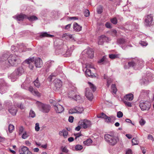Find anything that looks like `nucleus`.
Masks as SVG:
<instances>
[{
  "instance_id": "nucleus-1",
  "label": "nucleus",
  "mask_w": 154,
  "mask_h": 154,
  "mask_svg": "<svg viewBox=\"0 0 154 154\" xmlns=\"http://www.w3.org/2000/svg\"><path fill=\"white\" fill-rule=\"evenodd\" d=\"M104 137L106 142L109 145L112 146L115 145L119 140L118 137L113 135L107 134L105 135Z\"/></svg>"
},
{
  "instance_id": "nucleus-2",
  "label": "nucleus",
  "mask_w": 154,
  "mask_h": 154,
  "mask_svg": "<svg viewBox=\"0 0 154 154\" xmlns=\"http://www.w3.org/2000/svg\"><path fill=\"white\" fill-rule=\"evenodd\" d=\"M20 61L19 58L16 55H10L8 57V60L5 63L7 64L9 63L8 65L11 66H17Z\"/></svg>"
},
{
  "instance_id": "nucleus-3",
  "label": "nucleus",
  "mask_w": 154,
  "mask_h": 154,
  "mask_svg": "<svg viewBox=\"0 0 154 154\" xmlns=\"http://www.w3.org/2000/svg\"><path fill=\"white\" fill-rule=\"evenodd\" d=\"M24 72L23 68L22 67H20L11 74L9 77L11 79L12 81L14 82L17 79L18 76L22 75Z\"/></svg>"
},
{
  "instance_id": "nucleus-4",
  "label": "nucleus",
  "mask_w": 154,
  "mask_h": 154,
  "mask_svg": "<svg viewBox=\"0 0 154 154\" xmlns=\"http://www.w3.org/2000/svg\"><path fill=\"white\" fill-rule=\"evenodd\" d=\"M128 68L133 67L134 69H137L142 68L143 65V62L142 60L136 61L133 60L128 63Z\"/></svg>"
},
{
  "instance_id": "nucleus-5",
  "label": "nucleus",
  "mask_w": 154,
  "mask_h": 154,
  "mask_svg": "<svg viewBox=\"0 0 154 154\" xmlns=\"http://www.w3.org/2000/svg\"><path fill=\"white\" fill-rule=\"evenodd\" d=\"M36 104L39 110L43 112L48 113L51 109V107L49 105L44 104L38 101L36 102Z\"/></svg>"
},
{
  "instance_id": "nucleus-6",
  "label": "nucleus",
  "mask_w": 154,
  "mask_h": 154,
  "mask_svg": "<svg viewBox=\"0 0 154 154\" xmlns=\"http://www.w3.org/2000/svg\"><path fill=\"white\" fill-rule=\"evenodd\" d=\"M78 124L81 126V128L86 129L91 125V122L86 119L81 120L78 122Z\"/></svg>"
},
{
  "instance_id": "nucleus-7",
  "label": "nucleus",
  "mask_w": 154,
  "mask_h": 154,
  "mask_svg": "<svg viewBox=\"0 0 154 154\" xmlns=\"http://www.w3.org/2000/svg\"><path fill=\"white\" fill-rule=\"evenodd\" d=\"M13 18L16 19H37V17L35 16H31L30 17H28L27 15L23 14H17L15 16L13 17Z\"/></svg>"
},
{
  "instance_id": "nucleus-8",
  "label": "nucleus",
  "mask_w": 154,
  "mask_h": 154,
  "mask_svg": "<svg viewBox=\"0 0 154 154\" xmlns=\"http://www.w3.org/2000/svg\"><path fill=\"white\" fill-rule=\"evenodd\" d=\"M151 104L148 101L140 102L139 106L142 111L148 110L150 107Z\"/></svg>"
},
{
  "instance_id": "nucleus-9",
  "label": "nucleus",
  "mask_w": 154,
  "mask_h": 154,
  "mask_svg": "<svg viewBox=\"0 0 154 154\" xmlns=\"http://www.w3.org/2000/svg\"><path fill=\"white\" fill-rule=\"evenodd\" d=\"M6 106L9 108V112L12 115L15 116L17 112V108L14 106H13L11 108H9L10 106H11L12 103L10 101H6L5 102Z\"/></svg>"
},
{
  "instance_id": "nucleus-10",
  "label": "nucleus",
  "mask_w": 154,
  "mask_h": 154,
  "mask_svg": "<svg viewBox=\"0 0 154 154\" xmlns=\"http://www.w3.org/2000/svg\"><path fill=\"white\" fill-rule=\"evenodd\" d=\"M76 90L69 91L68 93V97L76 101L80 100L81 97L79 95H77L76 94Z\"/></svg>"
},
{
  "instance_id": "nucleus-11",
  "label": "nucleus",
  "mask_w": 154,
  "mask_h": 154,
  "mask_svg": "<svg viewBox=\"0 0 154 154\" xmlns=\"http://www.w3.org/2000/svg\"><path fill=\"white\" fill-rule=\"evenodd\" d=\"M53 105L54 109L57 113H61L63 112L64 110V108L62 106L58 103H53Z\"/></svg>"
},
{
  "instance_id": "nucleus-12",
  "label": "nucleus",
  "mask_w": 154,
  "mask_h": 154,
  "mask_svg": "<svg viewBox=\"0 0 154 154\" xmlns=\"http://www.w3.org/2000/svg\"><path fill=\"white\" fill-rule=\"evenodd\" d=\"M6 84L4 80L0 79V93L1 94L4 93L6 91Z\"/></svg>"
},
{
  "instance_id": "nucleus-13",
  "label": "nucleus",
  "mask_w": 154,
  "mask_h": 154,
  "mask_svg": "<svg viewBox=\"0 0 154 154\" xmlns=\"http://www.w3.org/2000/svg\"><path fill=\"white\" fill-rule=\"evenodd\" d=\"M34 60L33 63L36 68H40L42 66V61L40 58H36L35 59H34Z\"/></svg>"
},
{
  "instance_id": "nucleus-14",
  "label": "nucleus",
  "mask_w": 154,
  "mask_h": 154,
  "mask_svg": "<svg viewBox=\"0 0 154 154\" xmlns=\"http://www.w3.org/2000/svg\"><path fill=\"white\" fill-rule=\"evenodd\" d=\"M85 95L87 98L90 101H91L93 98V94L90 91L89 88H86L85 89Z\"/></svg>"
},
{
  "instance_id": "nucleus-15",
  "label": "nucleus",
  "mask_w": 154,
  "mask_h": 154,
  "mask_svg": "<svg viewBox=\"0 0 154 154\" xmlns=\"http://www.w3.org/2000/svg\"><path fill=\"white\" fill-rule=\"evenodd\" d=\"M98 40V45H102L104 42H107L109 40V38L105 35H101L99 37Z\"/></svg>"
},
{
  "instance_id": "nucleus-16",
  "label": "nucleus",
  "mask_w": 154,
  "mask_h": 154,
  "mask_svg": "<svg viewBox=\"0 0 154 154\" xmlns=\"http://www.w3.org/2000/svg\"><path fill=\"white\" fill-rule=\"evenodd\" d=\"M34 58H30L26 59L24 62L29 64V67L31 70H32L34 67Z\"/></svg>"
},
{
  "instance_id": "nucleus-17",
  "label": "nucleus",
  "mask_w": 154,
  "mask_h": 154,
  "mask_svg": "<svg viewBox=\"0 0 154 154\" xmlns=\"http://www.w3.org/2000/svg\"><path fill=\"white\" fill-rule=\"evenodd\" d=\"M109 62L106 56H104L103 57L99 60L98 63L99 64H106L108 63Z\"/></svg>"
},
{
  "instance_id": "nucleus-18",
  "label": "nucleus",
  "mask_w": 154,
  "mask_h": 154,
  "mask_svg": "<svg viewBox=\"0 0 154 154\" xmlns=\"http://www.w3.org/2000/svg\"><path fill=\"white\" fill-rule=\"evenodd\" d=\"M134 98V95L131 93L128 94L124 96L122 100L132 101Z\"/></svg>"
},
{
  "instance_id": "nucleus-19",
  "label": "nucleus",
  "mask_w": 154,
  "mask_h": 154,
  "mask_svg": "<svg viewBox=\"0 0 154 154\" xmlns=\"http://www.w3.org/2000/svg\"><path fill=\"white\" fill-rule=\"evenodd\" d=\"M21 151L20 154H31L28 148L25 146H23L21 148Z\"/></svg>"
},
{
  "instance_id": "nucleus-20",
  "label": "nucleus",
  "mask_w": 154,
  "mask_h": 154,
  "mask_svg": "<svg viewBox=\"0 0 154 154\" xmlns=\"http://www.w3.org/2000/svg\"><path fill=\"white\" fill-rule=\"evenodd\" d=\"M55 87L56 89L60 88L62 86V82L61 81L58 79H56L54 81Z\"/></svg>"
},
{
  "instance_id": "nucleus-21",
  "label": "nucleus",
  "mask_w": 154,
  "mask_h": 154,
  "mask_svg": "<svg viewBox=\"0 0 154 154\" xmlns=\"http://www.w3.org/2000/svg\"><path fill=\"white\" fill-rule=\"evenodd\" d=\"M54 36L53 35L49 34L47 32H42L39 34V37L41 38L45 37H52Z\"/></svg>"
},
{
  "instance_id": "nucleus-22",
  "label": "nucleus",
  "mask_w": 154,
  "mask_h": 154,
  "mask_svg": "<svg viewBox=\"0 0 154 154\" xmlns=\"http://www.w3.org/2000/svg\"><path fill=\"white\" fill-rule=\"evenodd\" d=\"M59 134L60 136H63L64 138H66L68 135V132L66 130L63 129L59 132Z\"/></svg>"
},
{
  "instance_id": "nucleus-23",
  "label": "nucleus",
  "mask_w": 154,
  "mask_h": 154,
  "mask_svg": "<svg viewBox=\"0 0 154 154\" xmlns=\"http://www.w3.org/2000/svg\"><path fill=\"white\" fill-rule=\"evenodd\" d=\"M53 63V61H48L46 63L45 65V68L47 69L46 70V72L48 71V69L52 66V63Z\"/></svg>"
},
{
  "instance_id": "nucleus-24",
  "label": "nucleus",
  "mask_w": 154,
  "mask_h": 154,
  "mask_svg": "<svg viewBox=\"0 0 154 154\" xmlns=\"http://www.w3.org/2000/svg\"><path fill=\"white\" fill-rule=\"evenodd\" d=\"M149 75H148V73L147 75V77H143L142 79L141 80V83H143V84H147L149 81Z\"/></svg>"
},
{
  "instance_id": "nucleus-25",
  "label": "nucleus",
  "mask_w": 154,
  "mask_h": 154,
  "mask_svg": "<svg viewBox=\"0 0 154 154\" xmlns=\"http://www.w3.org/2000/svg\"><path fill=\"white\" fill-rule=\"evenodd\" d=\"M87 54L88 55V57L90 58H92L94 57V51L91 49H90L87 51Z\"/></svg>"
},
{
  "instance_id": "nucleus-26",
  "label": "nucleus",
  "mask_w": 154,
  "mask_h": 154,
  "mask_svg": "<svg viewBox=\"0 0 154 154\" xmlns=\"http://www.w3.org/2000/svg\"><path fill=\"white\" fill-rule=\"evenodd\" d=\"M126 42L125 39L123 38H119L117 39V43L119 45H123Z\"/></svg>"
},
{
  "instance_id": "nucleus-27",
  "label": "nucleus",
  "mask_w": 154,
  "mask_h": 154,
  "mask_svg": "<svg viewBox=\"0 0 154 154\" xmlns=\"http://www.w3.org/2000/svg\"><path fill=\"white\" fill-rule=\"evenodd\" d=\"M73 29L74 30L77 31H79L81 30L82 27L79 25L77 23H75L74 24Z\"/></svg>"
},
{
  "instance_id": "nucleus-28",
  "label": "nucleus",
  "mask_w": 154,
  "mask_h": 154,
  "mask_svg": "<svg viewBox=\"0 0 154 154\" xmlns=\"http://www.w3.org/2000/svg\"><path fill=\"white\" fill-rule=\"evenodd\" d=\"M92 142V141L91 139H88L87 140L83 142V143L85 145L89 146Z\"/></svg>"
},
{
  "instance_id": "nucleus-29",
  "label": "nucleus",
  "mask_w": 154,
  "mask_h": 154,
  "mask_svg": "<svg viewBox=\"0 0 154 154\" xmlns=\"http://www.w3.org/2000/svg\"><path fill=\"white\" fill-rule=\"evenodd\" d=\"M132 145H138L139 141L137 138H133L132 140Z\"/></svg>"
},
{
  "instance_id": "nucleus-30",
  "label": "nucleus",
  "mask_w": 154,
  "mask_h": 154,
  "mask_svg": "<svg viewBox=\"0 0 154 154\" xmlns=\"http://www.w3.org/2000/svg\"><path fill=\"white\" fill-rule=\"evenodd\" d=\"M76 109L77 113H81L84 110L83 108L81 106H76Z\"/></svg>"
},
{
  "instance_id": "nucleus-31",
  "label": "nucleus",
  "mask_w": 154,
  "mask_h": 154,
  "mask_svg": "<svg viewBox=\"0 0 154 154\" xmlns=\"http://www.w3.org/2000/svg\"><path fill=\"white\" fill-rule=\"evenodd\" d=\"M111 92L116 94L117 91V88L116 87V85L114 84H112L111 86Z\"/></svg>"
},
{
  "instance_id": "nucleus-32",
  "label": "nucleus",
  "mask_w": 154,
  "mask_h": 154,
  "mask_svg": "<svg viewBox=\"0 0 154 154\" xmlns=\"http://www.w3.org/2000/svg\"><path fill=\"white\" fill-rule=\"evenodd\" d=\"M152 20H145V24L146 26H150L152 25Z\"/></svg>"
},
{
  "instance_id": "nucleus-33",
  "label": "nucleus",
  "mask_w": 154,
  "mask_h": 154,
  "mask_svg": "<svg viewBox=\"0 0 154 154\" xmlns=\"http://www.w3.org/2000/svg\"><path fill=\"white\" fill-rule=\"evenodd\" d=\"M60 148L62 152H63L68 153L69 151V150L67 149L66 146H62Z\"/></svg>"
},
{
  "instance_id": "nucleus-34",
  "label": "nucleus",
  "mask_w": 154,
  "mask_h": 154,
  "mask_svg": "<svg viewBox=\"0 0 154 154\" xmlns=\"http://www.w3.org/2000/svg\"><path fill=\"white\" fill-rule=\"evenodd\" d=\"M8 55L6 54H5L0 58V60L2 61H6L7 59H8Z\"/></svg>"
},
{
  "instance_id": "nucleus-35",
  "label": "nucleus",
  "mask_w": 154,
  "mask_h": 154,
  "mask_svg": "<svg viewBox=\"0 0 154 154\" xmlns=\"http://www.w3.org/2000/svg\"><path fill=\"white\" fill-rule=\"evenodd\" d=\"M77 111L76 107H75L74 108L70 109L69 111V113L71 114L77 113Z\"/></svg>"
},
{
  "instance_id": "nucleus-36",
  "label": "nucleus",
  "mask_w": 154,
  "mask_h": 154,
  "mask_svg": "<svg viewBox=\"0 0 154 154\" xmlns=\"http://www.w3.org/2000/svg\"><path fill=\"white\" fill-rule=\"evenodd\" d=\"M117 32L116 30L114 29H111L110 31V34L113 36H116L117 35Z\"/></svg>"
},
{
  "instance_id": "nucleus-37",
  "label": "nucleus",
  "mask_w": 154,
  "mask_h": 154,
  "mask_svg": "<svg viewBox=\"0 0 154 154\" xmlns=\"http://www.w3.org/2000/svg\"><path fill=\"white\" fill-rule=\"evenodd\" d=\"M34 83L35 86L36 87L38 88L40 87V84L38 80V78H37V79L34 81Z\"/></svg>"
},
{
  "instance_id": "nucleus-38",
  "label": "nucleus",
  "mask_w": 154,
  "mask_h": 154,
  "mask_svg": "<svg viewBox=\"0 0 154 154\" xmlns=\"http://www.w3.org/2000/svg\"><path fill=\"white\" fill-rule=\"evenodd\" d=\"M88 84L89 85L90 87V88L92 89L93 91L94 92L96 90V87L91 82H89Z\"/></svg>"
},
{
  "instance_id": "nucleus-39",
  "label": "nucleus",
  "mask_w": 154,
  "mask_h": 154,
  "mask_svg": "<svg viewBox=\"0 0 154 154\" xmlns=\"http://www.w3.org/2000/svg\"><path fill=\"white\" fill-rule=\"evenodd\" d=\"M122 101L126 106L129 107H131L132 106L131 103L128 102V101L125 100H122Z\"/></svg>"
},
{
  "instance_id": "nucleus-40",
  "label": "nucleus",
  "mask_w": 154,
  "mask_h": 154,
  "mask_svg": "<svg viewBox=\"0 0 154 154\" xmlns=\"http://www.w3.org/2000/svg\"><path fill=\"white\" fill-rule=\"evenodd\" d=\"M86 75L88 76H92V73L91 72V70L89 69H87L85 72Z\"/></svg>"
},
{
  "instance_id": "nucleus-41",
  "label": "nucleus",
  "mask_w": 154,
  "mask_h": 154,
  "mask_svg": "<svg viewBox=\"0 0 154 154\" xmlns=\"http://www.w3.org/2000/svg\"><path fill=\"white\" fill-rule=\"evenodd\" d=\"M75 148L76 150H80L83 148V147L81 145L78 144L75 146Z\"/></svg>"
},
{
  "instance_id": "nucleus-42",
  "label": "nucleus",
  "mask_w": 154,
  "mask_h": 154,
  "mask_svg": "<svg viewBox=\"0 0 154 154\" xmlns=\"http://www.w3.org/2000/svg\"><path fill=\"white\" fill-rule=\"evenodd\" d=\"M72 53V51L71 50H66L65 52V54L66 57H69L71 55Z\"/></svg>"
},
{
  "instance_id": "nucleus-43",
  "label": "nucleus",
  "mask_w": 154,
  "mask_h": 154,
  "mask_svg": "<svg viewBox=\"0 0 154 154\" xmlns=\"http://www.w3.org/2000/svg\"><path fill=\"white\" fill-rule=\"evenodd\" d=\"M14 126L13 125L11 124L9 125L8 127V130L9 132H12V131L14 129Z\"/></svg>"
},
{
  "instance_id": "nucleus-44",
  "label": "nucleus",
  "mask_w": 154,
  "mask_h": 154,
  "mask_svg": "<svg viewBox=\"0 0 154 154\" xmlns=\"http://www.w3.org/2000/svg\"><path fill=\"white\" fill-rule=\"evenodd\" d=\"M103 11L102 7L101 6H99L97 8V12L98 14H100Z\"/></svg>"
},
{
  "instance_id": "nucleus-45",
  "label": "nucleus",
  "mask_w": 154,
  "mask_h": 154,
  "mask_svg": "<svg viewBox=\"0 0 154 154\" xmlns=\"http://www.w3.org/2000/svg\"><path fill=\"white\" fill-rule=\"evenodd\" d=\"M109 57L110 58L113 59L118 57V55L115 54H110L109 55Z\"/></svg>"
},
{
  "instance_id": "nucleus-46",
  "label": "nucleus",
  "mask_w": 154,
  "mask_h": 154,
  "mask_svg": "<svg viewBox=\"0 0 154 154\" xmlns=\"http://www.w3.org/2000/svg\"><path fill=\"white\" fill-rule=\"evenodd\" d=\"M35 116V112L31 110H30L29 112V117L33 118Z\"/></svg>"
},
{
  "instance_id": "nucleus-47",
  "label": "nucleus",
  "mask_w": 154,
  "mask_h": 154,
  "mask_svg": "<svg viewBox=\"0 0 154 154\" xmlns=\"http://www.w3.org/2000/svg\"><path fill=\"white\" fill-rule=\"evenodd\" d=\"M112 80L111 78H109L107 79L106 85L108 87H109L112 82Z\"/></svg>"
},
{
  "instance_id": "nucleus-48",
  "label": "nucleus",
  "mask_w": 154,
  "mask_h": 154,
  "mask_svg": "<svg viewBox=\"0 0 154 154\" xmlns=\"http://www.w3.org/2000/svg\"><path fill=\"white\" fill-rule=\"evenodd\" d=\"M29 136L28 134L26 131H25L23 134L22 137L23 139H26Z\"/></svg>"
},
{
  "instance_id": "nucleus-49",
  "label": "nucleus",
  "mask_w": 154,
  "mask_h": 154,
  "mask_svg": "<svg viewBox=\"0 0 154 154\" xmlns=\"http://www.w3.org/2000/svg\"><path fill=\"white\" fill-rule=\"evenodd\" d=\"M123 116V114L121 111H119L117 112V116L118 118L122 117Z\"/></svg>"
},
{
  "instance_id": "nucleus-50",
  "label": "nucleus",
  "mask_w": 154,
  "mask_h": 154,
  "mask_svg": "<svg viewBox=\"0 0 154 154\" xmlns=\"http://www.w3.org/2000/svg\"><path fill=\"white\" fill-rule=\"evenodd\" d=\"M84 14L86 17H88L90 15V12L88 10H85L84 12Z\"/></svg>"
},
{
  "instance_id": "nucleus-51",
  "label": "nucleus",
  "mask_w": 154,
  "mask_h": 154,
  "mask_svg": "<svg viewBox=\"0 0 154 154\" xmlns=\"http://www.w3.org/2000/svg\"><path fill=\"white\" fill-rule=\"evenodd\" d=\"M105 119V122L107 123H109L111 122V117L107 116H106Z\"/></svg>"
},
{
  "instance_id": "nucleus-52",
  "label": "nucleus",
  "mask_w": 154,
  "mask_h": 154,
  "mask_svg": "<svg viewBox=\"0 0 154 154\" xmlns=\"http://www.w3.org/2000/svg\"><path fill=\"white\" fill-rule=\"evenodd\" d=\"M23 130L24 128L23 126H21L20 127L19 131V135H20L22 134V133L23 132Z\"/></svg>"
},
{
  "instance_id": "nucleus-53",
  "label": "nucleus",
  "mask_w": 154,
  "mask_h": 154,
  "mask_svg": "<svg viewBox=\"0 0 154 154\" xmlns=\"http://www.w3.org/2000/svg\"><path fill=\"white\" fill-rule=\"evenodd\" d=\"M105 26L106 28L109 29H111L112 28L111 23L108 22L106 23L105 24Z\"/></svg>"
},
{
  "instance_id": "nucleus-54",
  "label": "nucleus",
  "mask_w": 154,
  "mask_h": 154,
  "mask_svg": "<svg viewBox=\"0 0 154 154\" xmlns=\"http://www.w3.org/2000/svg\"><path fill=\"white\" fill-rule=\"evenodd\" d=\"M32 94L34 95H36L38 97L40 96V93L38 91L35 90L34 91Z\"/></svg>"
},
{
  "instance_id": "nucleus-55",
  "label": "nucleus",
  "mask_w": 154,
  "mask_h": 154,
  "mask_svg": "<svg viewBox=\"0 0 154 154\" xmlns=\"http://www.w3.org/2000/svg\"><path fill=\"white\" fill-rule=\"evenodd\" d=\"M153 18V16L152 14H150L149 15H147L145 16V19H152Z\"/></svg>"
},
{
  "instance_id": "nucleus-56",
  "label": "nucleus",
  "mask_w": 154,
  "mask_h": 154,
  "mask_svg": "<svg viewBox=\"0 0 154 154\" xmlns=\"http://www.w3.org/2000/svg\"><path fill=\"white\" fill-rule=\"evenodd\" d=\"M145 121L143 119H141L139 121V123L141 126L143 125L145 123Z\"/></svg>"
},
{
  "instance_id": "nucleus-57",
  "label": "nucleus",
  "mask_w": 154,
  "mask_h": 154,
  "mask_svg": "<svg viewBox=\"0 0 154 154\" xmlns=\"http://www.w3.org/2000/svg\"><path fill=\"white\" fill-rule=\"evenodd\" d=\"M39 124L38 123H36L35 128V131H39Z\"/></svg>"
},
{
  "instance_id": "nucleus-58",
  "label": "nucleus",
  "mask_w": 154,
  "mask_h": 154,
  "mask_svg": "<svg viewBox=\"0 0 154 154\" xmlns=\"http://www.w3.org/2000/svg\"><path fill=\"white\" fill-rule=\"evenodd\" d=\"M66 50V49H64L63 48H62L60 50L59 52L61 54L63 55L65 53Z\"/></svg>"
},
{
  "instance_id": "nucleus-59",
  "label": "nucleus",
  "mask_w": 154,
  "mask_h": 154,
  "mask_svg": "<svg viewBox=\"0 0 154 154\" xmlns=\"http://www.w3.org/2000/svg\"><path fill=\"white\" fill-rule=\"evenodd\" d=\"M73 117L72 116H70L69 117L68 121H69V122L72 123L73 122Z\"/></svg>"
},
{
  "instance_id": "nucleus-60",
  "label": "nucleus",
  "mask_w": 154,
  "mask_h": 154,
  "mask_svg": "<svg viewBox=\"0 0 154 154\" xmlns=\"http://www.w3.org/2000/svg\"><path fill=\"white\" fill-rule=\"evenodd\" d=\"M107 116H106V114H104L103 113H102L101 114L100 116L99 117L103 118L105 119Z\"/></svg>"
},
{
  "instance_id": "nucleus-61",
  "label": "nucleus",
  "mask_w": 154,
  "mask_h": 154,
  "mask_svg": "<svg viewBox=\"0 0 154 154\" xmlns=\"http://www.w3.org/2000/svg\"><path fill=\"white\" fill-rule=\"evenodd\" d=\"M74 135L75 137V139H76L77 138L80 136H82V135L81 134V133H78L76 134H74Z\"/></svg>"
},
{
  "instance_id": "nucleus-62",
  "label": "nucleus",
  "mask_w": 154,
  "mask_h": 154,
  "mask_svg": "<svg viewBox=\"0 0 154 154\" xmlns=\"http://www.w3.org/2000/svg\"><path fill=\"white\" fill-rule=\"evenodd\" d=\"M29 90L32 94L34 92L35 90H34L33 88L32 87H30L29 88Z\"/></svg>"
},
{
  "instance_id": "nucleus-63",
  "label": "nucleus",
  "mask_w": 154,
  "mask_h": 154,
  "mask_svg": "<svg viewBox=\"0 0 154 154\" xmlns=\"http://www.w3.org/2000/svg\"><path fill=\"white\" fill-rule=\"evenodd\" d=\"M140 44L142 46H146L147 45V43L144 41H141Z\"/></svg>"
},
{
  "instance_id": "nucleus-64",
  "label": "nucleus",
  "mask_w": 154,
  "mask_h": 154,
  "mask_svg": "<svg viewBox=\"0 0 154 154\" xmlns=\"http://www.w3.org/2000/svg\"><path fill=\"white\" fill-rule=\"evenodd\" d=\"M126 154H132L131 150V149L128 150L126 152Z\"/></svg>"
}]
</instances>
